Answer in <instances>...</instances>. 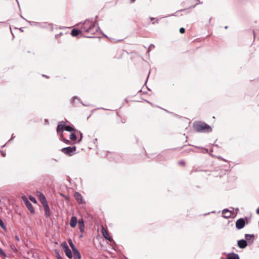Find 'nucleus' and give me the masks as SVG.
<instances>
[{
  "mask_svg": "<svg viewBox=\"0 0 259 259\" xmlns=\"http://www.w3.org/2000/svg\"><path fill=\"white\" fill-rule=\"evenodd\" d=\"M63 129L67 132H73L76 131V129L74 128L73 125H66V123L64 121L60 122L57 127V132L59 133Z\"/></svg>",
  "mask_w": 259,
  "mask_h": 259,
  "instance_id": "7ed1b4c3",
  "label": "nucleus"
},
{
  "mask_svg": "<svg viewBox=\"0 0 259 259\" xmlns=\"http://www.w3.org/2000/svg\"><path fill=\"white\" fill-rule=\"evenodd\" d=\"M185 29L184 28L182 27L180 29V32L181 33H184L185 32Z\"/></svg>",
  "mask_w": 259,
  "mask_h": 259,
  "instance_id": "c756f323",
  "label": "nucleus"
},
{
  "mask_svg": "<svg viewBox=\"0 0 259 259\" xmlns=\"http://www.w3.org/2000/svg\"><path fill=\"white\" fill-rule=\"evenodd\" d=\"M146 85V81L145 82L144 85Z\"/></svg>",
  "mask_w": 259,
  "mask_h": 259,
  "instance_id": "a19ab883",
  "label": "nucleus"
},
{
  "mask_svg": "<svg viewBox=\"0 0 259 259\" xmlns=\"http://www.w3.org/2000/svg\"><path fill=\"white\" fill-rule=\"evenodd\" d=\"M256 213L259 214V207L256 209Z\"/></svg>",
  "mask_w": 259,
  "mask_h": 259,
  "instance_id": "c9c22d12",
  "label": "nucleus"
},
{
  "mask_svg": "<svg viewBox=\"0 0 259 259\" xmlns=\"http://www.w3.org/2000/svg\"><path fill=\"white\" fill-rule=\"evenodd\" d=\"M76 147L75 146L67 147L62 149V152L64 154L71 156L74 154V152L76 150Z\"/></svg>",
  "mask_w": 259,
  "mask_h": 259,
  "instance_id": "20e7f679",
  "label": "nucleus"
},
{
  "mask_svg": "<svg viewBox=\"0 0 259 259\" xmlns=\"http://www.w3.org/2000/svg\"><path fill=\"white\" fill-rule=\"evenodd\" d=\"M60 140L63 141L64 143L67 145H70L71 142L68 139H65L63 138V135L61 136Z\"/></svg>",
  "mask_w": 259,
  "mask_h": 259,
  "instance_id": "412c9836",
  "label": "nucleus"
},
{
  "mask_svg": "<svg viewBox=\"0 0 259 259\" xmlns=\"http://www.w3.org/2000/svg\"><path fill=\"white\" fill-rule=\"evenodd\" d=\"M63 247L64 250L65 252V254L66 255V256L68 258H71L72 257V253L71 252V250L69 249L68 246L67 245V244L66 243H65L63 245Z\"/></svg>",
  "mask_w": 259,
  "mask_h": 259,
  "instance_id": "423d86ee",
  "label": "nucleus"
},
{
  "mask_svg": "<svg viewBox=\"0 0 259 259\" xmlns=\"http://www.w3.org/2000/svg\"><path fill=\"white\" fill-rule=\"evenodd\" d=\"M148 76L147 77V79H146L147 81H148Z\"/></svg>",
  "mask_w": 259,
  "mask_h": 259,
  "instance_id": "ea45409f",
  "label": "nucleus"
},
{
  "mask_svg": "<svg viewBox=\"0 0 259 259\" xmlns=\"http://www.w3.org/2000/svg\"><path fill=\"white\" fill-rule=\"evenodd\" d=\"M245 237L246 241H248L249 243H252L253 242L254 239V235L245 234Z\"/></svg>",
  "mask_w": 259,
  "mask_h": 259,
  "instance_id": "4468645a",
  "label": "nucleus"
},
{
  "mask_svg": "<svg viewBox=\"0 0 259 259\" xmlns=\"http://www.w3.org/2000/svg\"><path fill=\"white\" fill-rule=\"evenodd\" d=\"M77 131L80 135V138L78 140V142L79 143L81 140H82V134L80 132V131H77V130L76 131Z\"/></svg>",
  "mask_w": 259,
  "mask_h": 259,
  "instance_id": "c85d7f7f",
  "label": "nucleus"
},
{
  "mask_svg": "<svg viewBox=\"0 0 259 259\" xmlns=\"http://www.w3.org/2000/svg\"><path fill=\"white\" fill-rule=\"evenodd\" d=\"M29 199L33 203H36V200L35 198L34 197H33L32 196H29Z\"/></svg>",
  "mask_w": 259,
  "mask_h": 259,
  "instance_id": "a878e982",
  "label": "nucleus"
},
{
  "mask_svg": "<svg viewBox=\"0 0 259 259\" xmlns=\"http://www.w3.org/2000/svg\"><path fill=\"white\" fill-rule=\"evenodd\" d=\"M223 217L225 218H230L232 216V212L228 209H225L222 212Z\"/></svg>",
  "mask_w": 259,
  "mask_h": 259,
  "instance_id": "ddd939ff",
  "label": "nucleus"
},
{
  "mask_svg": "<svg viewBox=\"0 0 259 259\" xmlns=\"http://www.w3.org/2000/svg\"><path fill=\"white\" fill-rule=\"evenodd\" d=\"M80 27L82 32L89 34L87 37H97V35L99 34V27L94 21L87 20L81 24Z\"/></svg>",
  "mask_w": 259,
  "mask_h": 259,
  "instance_id": "f257e3e1",
  "label": "nucleus"
},
{
  "mask_svg": "<svg viewBox=\"0 0 259 259\" xmlns=\"http://www.w3.org/2000/svg\"><path fill=\"white\" fill-rule=\"evenodd\" d=\"M79 102V99L76 96L73 97L71 100V102L73 104H77Z\"/></svg>",
  "mask_w": 259,
  "mask_h": 259,
  "instance_id": "aec40b11",
  "label": "nucleus"
},
{
  "mask_svg": "<svg viewBox=\"0 0 259 259\" xmlns=\"http://www.w3.org/2000/svg\"><path fill=\"white\" fill-rule=\"evenodd\" d=\"M82 33V29L80 28V29H73L71 31V35L73 36V37H76L79 34H81Z\"/></svg>",
  "mask_w": 259,
  "mask_h": 259,
  "instance_id": "9b49d317",
  "label": "nucleus"
},
{
  "mask_svg": "<svg viewBox=\"0 0 259 259\" xmlns=\"http://www.w3.org/2000/svg\"><path fill=\"white\" fill-rule=\"evenodd\" d=\"M0 255L3 256V257H6V254L4 251V250L0 247Z\"/></svg>",
  "mask_w": 259,
  "mask_h": 259,
  "instance_id": "bb28decb",
  "label": "nucleus"
},
{
  "mask_svg": "<svg viewBox=\"0 0 259 259\" xmlns=\"http://www.w3.org/2000/svg\"><path fill=\"white\" fill-rule=\"evenodd\" d=\"M15 137V136H14V134H12V137H11V139L10 140H12L13 139H14V138Z\"/></svg>",
  "mask_w": 259,
  "mask_h": 259,
  "instance_id": "473e14b6",
  "label": "nucleus"
},
{
  "mask_svg": "<svg viewBox=\"0 0 259 259\" xmlns=\"http://www.w3.org/2000/svg\"><path fill=\"white\" fill-rule=\"evenodd\" d=\"M147 90H150L147 87H146Z\"/></svg>",
  "mask_w": 259,
  "mask_h": 259,
  "instance_id": "58836bf2",
  "label": "nucleus"
},
{
  "mask_svg": "<svg viewBox=\"0 0 259 259\" xmlns=\"http://www.w3.org/2000/svg\"><path fill=\"white\" fill-rule=\"evenodd\" d=\"M136 1V0H131V3H133Z\"/></svg>",
  "mask_w": 259,
  "mask_h": 259,
  "instance_id": "e433bc0d",
  "label": "nucleus"
},
{
  "mask_svg": "<svg viewBox=\"0 0 259 259\" xmlns=\"http://www.w3.org/2000/svg\"><path fill=\"white\" fill-rule=\"evenodd\" d=\"M152 48H154V46L153 45H151L149 47V50L148 52L150 51V50H151Z\"/></svg>",
  "mask_w": 259,
  "mask_h": 259,
  "instance_id": "7c9ffc66",
  "label": "nucleus"
},
{
  "mask_svg": "<svg viewBox=\"0 0 259 259\" xmlns=\"http://www.w3.org/2000/svg\"><path fill=\"white\" fill-rule=\"evenodd\" d=\"M101 231L102 235L105 238H106L107 240L110 241H111L112 240V238L108 234L107 231L103 227H102Z\"/></svg>",
  "mask_w": 259,
  "mask_h": 259,
  "instance_id": "9d476101",
  "label": "nucleus"
},
{
  "mask_svg": "<svg viewBox=\"0 0 259 259\" xmlns=\"http://www.w3.org/2000/svg\"><path fill=\"white\" fill-rule=\"evenodd\" d=\"M22 198L23 200L24 201V202L25 203L26 206H27L28 209L30 211V212L31 213H34V210L33 208V206H32L31 203L29 201V200H28L27 197L25 196H23L22 197Z\"/></svg>",
  "mask_w": 259,
  "mask_h": 259,
  "instance_id": "39448f33",
  "label": "nucleus"
},
{
  "mask_svg": "<svg viewBox=\"0 0 259 259\" xmlns=\"http://www.w3.org/2000/svg\"><path fill=\"white\" fill-rule=\"evenodd\" d=\"M82 237H83V235H82V234H81L80 235L79 237H80V238H82Z\"/></svg>",
  "mask_w": 259,
  "mask_h": 259,
  "instance_id": "4c0bfd02",
  "label": "nucleus"
},
{
  "mask_svg": "<svg viewBox=\"0 0 259 259\" xmlns=\"http://www.w3.org/2000/svg\"><path fill=\"white\" fill-rule=\"evenodd\" d=\"M0 226L4 230L6 229V226L1 219H0Z\"/></svg>",
  "mask_w": 259,
  "mask_h": 259,
  "instance_id": "b1692460",
  "label": "nucleus"
},
{
  "mask_svg": "<svg viewBox=\"0 0 259 259\" xmlns=\"http://www.w3.org/2000/svg\"><path fill=\"white\" fill-rule=\"evenodd\" d=\"M68 243H69V244L70 245V246L71 247V248H72V250L73 249H74L75 248H76V246H75V245L73 244V242L71 240H69L68 241Z\"/></svg>",
  "mask_w": 259,
  "mask_h": 259,
  "instance_id": "5701e85b",
  "label": "nucleus"
},
{
  "mask_svg": "<svg viewBox=\"0 0 259 259\" xmlns=\"http://www.w3.org/2000/svg\"><path fill=\"white\" fill-rule=\"evenodd\" d=\"M2 156H3V157H4V156H5L6 154H5V153H4V152H2Z\"/></svg>",
  "mask_w": 259,
  "mask_h": 259,
  "instance_id": "f704fd0d",
  "label": "nucleus"
},
{
  "mask_svg": "<svg viewBox=\"0 0 259 259\" xmlns=\"http://www.w3.org/2000/svg\"><path fill=\"white\" fill-rule=\"evenodd\" d=\"M43 206L45 209V213H46V216L48 217H50V208H49L48 204H45V205H43Z\"/></svg>",
  "mask_w": 259,
  "mask_h": 259,
  "instance_id": "6ab92c4d",
  "label": "nucleus"
},
{
  "mask_svg": "<svg viewBox=\"0 0 259 259\" xmlns=\"http://www.w3.org/2000/svg\"><path fill=\"white\" fill-rule=\"evenodd\" d=\"M37 196L42 205L48 204L46 197L43 194L39 192Z\"/></svg>",
  "mask_w": 259,
  "mask_h": 259,
  "instance_id": "1a4fd4ad",
  "label": "nucleus"
},
{
  "mask_svg": "<svg viewBox=\"0 0 259 259\" xmlns=\"http://www.w3.org/2000/svg\"><path fill=\"white\" fill-rule=\"evenodd\" d=\"M58 259H63V258L59 254H58Z\"/></svg>",
  "mask_w": 259,
  "mask_h": 259,
  "instance_id": "72a5a7b5",
  "label": "nucleus"
},
{
  "mask_svg": "<svg viewBox=\"0 0 259 259\" xmlns=\"http://www.w3.org/2000/svg\"><path fill=\"white\" fill-rule=\"evenodd\" d=\"M77 224V219L75 217H72L70 221V226L74 228L76 226Z\"/></svg>",
  "mask_w": 259,
  "mask_h": 259,
  "instance_id": "a211bd4d",
  "label": "nucleus"
},
{
  "mask_svg": "<svg viewBox=\"0 0 259 259\" xmlns=\"http://www.w3.org/2000/svg\"><path fill=\"white\" fill-rule=\"evenodd\" d=\"M178 164L179 165L181 166H185V165H186V163H185V161H184V160H180L178 162Z\"/></svg>",
  "mask_w": 259,
  "mask_h": 259,
  "instance_id": "393cba45",
  "label": "nucleus"
},
{
  "mask_svg": "<svg viewBox=\"0 0 259 259\" xmlns=\"http://www.w3.org/2000/svg\"><path fill=\"white\" fill-rule=\"evenodd\" d=\"M193 128L199 133H209L212 131V128L206 123L202 121H196L193 123Z\"/></svg>",
  "mask_w": 259,
  "mask_h": 259,
  "instance_id": "f03ea898",
  "label": "nucleus"
},
{
  "mask_svg": "<svg viewBox=\"0 0 259 259\" xmlns=\"http://www.w3.org/2000/svg\"><path fill=\"white\" fill-rule=\"evenodd\" d=\"M0 255L3 256V257H6V254L4 251V250L0 247Z\"/></svg>",
  "mask_w": 259,
  "mask_h": 259,
  "instance_id": "cd10ccee",
  "label": "nucleus"
},
{
  "mask_svg": "<svg viewBox=\"0 0 259 259\" xmlns=\"http://www.w3.org/2000/svg\"><path fill=\"white\" fill-rule=\"evenodd\" d=\"M78 227L80 231L82 233L84 230V225L82 219L79 220L78 222Z\"/></svg>",
  "mask_w": 259,
  "mask_h": 259,
  "instance_id": "2eb2a0df",
  "label": "nucleus"
},
{
  "mask_svg": "<svg viewBox=\"0 0 259 259\" xmlns=\"http://www.w3.org/2000/svg\"><path fill=\"white\" fill-rule=\"evenodd\" d=\"M74 197L78 202H82V197L79 192H76L74 194Z\"/></svg>",
  "mask_w": 259,
  "mask_h": 259,
  "instance_id": "f8f14e48",
  "label": "nucleus"
},
{
  "mask_svg": "<svg viewBox=\"0 0 259 259\" xmlns=\"http://www.w3.org/2000/svg\"><path fill=\"white\" fill-rule=\"evenodd\" d=\"M238 245L241 248H244L247 246L246 241L244 240H240L238 241Z\"/></svg>",
  "mask_w": 259,
  "mask_h": 259,
  "instance_id": "f3484780",
  "label": "nucleus"
},
{
  "mask_svg": "<svg viewBox=\"0 0 259 259\" xmlns=\"http://www.w3.org/2000/svg\"><path fill=\"white\" fill-rule=\"evenodd\" d=\"M76 135L75 133H71L69 136V139L73 141L76 140Z\"/></svg>",
  "mask_w": 259,
  "mask_h": 259,
  "instance_id": "4be33fe9",
  "label": "nucleus"
},
{
  "mask_svg": "<svg viewBox=\"0 0 259 259\" xmlns=\"http://www.w3.org/2000/svg\"><path fill=\"white\" fill-rule=\"evenodd\" d=\"M72 251L74 254V259L81 258V254L77 248L74 249H73Z\"/></svg>",
  "mask_w": 259,
  "mask_h": 259,
  "instance_id": "dca6fc26",
  "label": "nucleus"
},
{
  "mask_svg": "<svg viewBox=\"0 0 259 259\" xmlns=\"http://www.w3.org/2000/svg\"><path fill=\"white\" fill-rule=\"evenodd\" d=\"M15 239L17 241H20V239H19V237L18 235H16L15 236Z\"/></svg>",
  "mask_w": 259,
  "mask_h": 259,
  "instance_id": "2f4dec72",
  "label": "nucleus"
},
{
  "mask_svg": "<svg viewBox=\"0 0 259 259\" xmlns=\"http://www.w3.org/2000/svg\"><path fill=\"white\" fill-rule=\"evenodd\" d=\"M245 224V221L243 219H239L236 222V227L238 229H241L244 227Z\"/></svg>",
  "mask_w": 259,
  "mask_h": 259,
  "instance_id": "0eeeda50",
  "label": "nucleus"
},
{
  "mask_svg": "<svg viewBox=\"0 0 259 259\" xmlns=\"http://www.w3.org/2000/svg\"><path fill=\"white\" fill-rule=\"evenodd\" d=\"M136 97L138 98L139 97L141 98V100H134L135 101L137 102H141L142 101H145L146 98V94L144 93H143L141 90L139 91L137 94L136 95Z\"/></svg>",
  "mask_w": 259,
  "mask_h": 259,
  "instance_id": "6e6552de",
  "label": "nucleus"
}]
</instances>
